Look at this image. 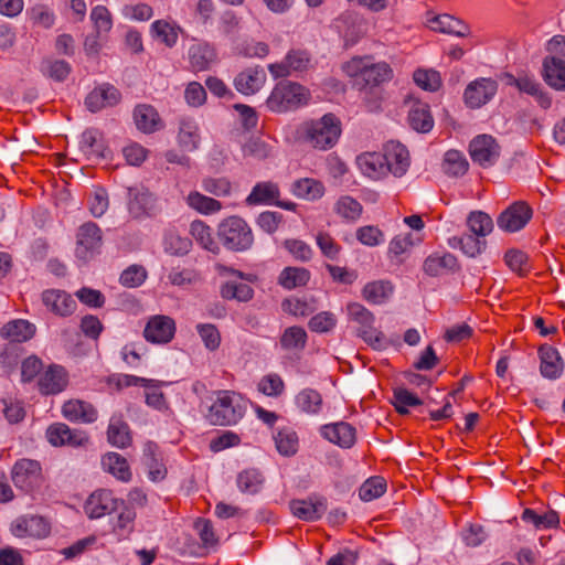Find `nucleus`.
Here are the masks:
<instances>
[{
	"instance_id": "nucleus-42",
	"label": "nucleus",
	"mask_w": 565,
	"mask_h": 565,
	"mask_svg": "<svg viewBox=\"0 0 565 565\" xmlns=\"http://www.w3.org/2000/svg\"><path fill=\"white\" fill-rule=\"evenodd\" d=\"M162 245L166 253L183 256L190 252L192 242L188 237L181 236L174 227H169L163 233Z\"/></svg>"
},
{
	"instance_id": "nucleus-11",
	"label": "nucleus",
	"mask_w": 565,
	"mask_h": 565,
	"mask_svg": "<svg viewBox=\"0 0 565 565\" xmlns=\"http://www.w3.org/2000/svg\"><path fill=\"white\" fill-rule=\"evenodd\" d=\"M175 321L164 315L151 316L143 329V338L152 344H167L175 334Z\"/></svg>"
},
{
	"instance_id": "nucleus-8",
	"label": "nucleus",
	"mask_w": 565,
	"mask_h": 565,
	"mask_svg": "<svg viewBox=\"0 0 565 565\" xmlns=\"http://www.w3.org/2000/svg\"><path fill=\"white\" fill-rule=\"evenodd\" d=\"M14 486L29 493L39 488L42 482V468L39 461L23 458L18 460L11 470Z\"/></svg>"
},
{
	"instance_id": "nucleus-4",
	"label": "nucleus",
	"mask_w": 565,
	"mask_h": 565,
	"mask_svg": "<svg viewBox=\"0 0 565 565\" xmlns=\"http://www.w3.org/2000/svg\"><path fill=\"white\" fill-rule=\"evenodd\" d=\"M309 90L302 85L289 81L276 84L266 100L267 107L275 113H285L308 104Z\"/></svg>"
},
{
	"instance_id": "nucleus-32",
	"label": "nucleus",
	"mask_w": 565,
	"mask_h": 565,
	"mask_svg": "<svg viewBox=\"0 0 565 565\" xmlns=\"http://www.w3.org/2000/svg\"><path fill=\"white\" fill-rule=\"evenodd\" d=\"M539 356L541 374L551 380L559 377L563 372V362L558 351L550 344H544L539 349Z\"/></svg>"
},
{
	"instance_id": "nucleus-63",
	"label": "nucleus",
	"mask_w": 565,
	"mask_h": 565,
	"mask_svg": "<svg viewBox=\"0 0 565 565\" xmlns=\"http://www.w3.org/2000/svg\"><path fill=\"white\" fill-rule=\"evenodd\" d=\"M316 244L321 254L330 260H337L342 250L341 245L328 233L320 231L316 235Z\"/></svg>"
},
{
	"instance_id": "nucleus-29",
	"label": "nucleus",
	"mask_w": 565,
	"mask_h": 565,
	"mask_svg": "<svg viewBox=\"0 0 565 565\" xmlns=\"http://www.w3.org/2000/svg\"><path fill=\"white\" fill-rule=\"evenodd\" d=\"M361 172L370 179L380 180L387 175L385 157L380 152H364L356 158Z\"/></svg>"
},
{
	"instance_id": "nucleus-13",
	"label": "nucleus",
	"mask_w": 565,
	"mask_h": 565,
	"mask_svg": "<svg viewBox=\"0 0 565 565\" xmlns=\"http://www.w3.org/2000/svg\"><path fill=\"white\" fill-rule=\"evenodd\" d=\"M156 198L143 186L128 189V212L132 218L141 220L156 214Z\"/></svg>"
},
{
	"instance_id": "nucleus-23",
	"label": "nucleus",
	"mask_w": 565,
	"mask_h": 565,
	"mask_svg": "<svg viewBox=\"0 0 565 565\" xmlns=\"http://www.w3.org/2000/svg\"><path fill=\"white\" fill-rule=\"evenodd\" d=\"M383 156L387 164V174L396 178L403 177L409 168V152L405 146L399 142L390 141L384 147Z\"/></svg>"
},
{
	"instance_id": "nucleus-43",
	"label": "nucleus",
	"mask_w": 565,
	"mask_h": 565,
	"mask_svg": "<svg viewBox=\"0 0 565 565\" xmlns=\"http://www.w3.org/2000/svg\"><path fill=\"white\" fill-rule=\"evenodd\" d=\"M291 191L299 199L315 201L323 196L324 185L312 178H303L294 182Z\"/></svg>"
},
{
	"instance_id": "nucleus-16",
	"label": "nucleus",
	"mask_w": 565,
	"mask_h": 565,
	"mask_svg": "<svg viewBox=\"0 0 565 565\" xmlns=\"http://www.w3.org/2000/svg\"><path fill=\"white\" fill-rule=\"evenodd\" d=\"M41 300L51 313L62 318L72 316L77 309V302L72 295L61 289H45L41 294Z\"/></svg>"
},
{
	"instance_id": "nucleus-56",
	"label": "nucleus",
	"mask_w": 565,
	"mask_h": 565,
	"mask_svg": "<svg viewBox=\"0 0 565 565\" xmlns=\"http://www.w3.org/2000/svg\"><path fill=\"white\" fill-rule=\"evenodd\" d=\"M467 226L471 234L484 238L493 230L492 218L482 211H473L467 217Z\"/></svg>"
},
{
	"instance_id": "nucleus-46",
	"label": "nucleus",
	"mask_w": 565,
	"mask_h": 565,
	"mask_svg": "<svg viewBox=\"0 0 565 565\" xmlns=\"http://www.w3.org/2000/svg\"><path fill=\"white\" fill-rule=\"evenodd\" d=\"M393 294V285L386 280H375L367 282L363 290V298L373 305L384 303Z\"/></svg>"
},
{
	"instance_id": "nucleus-48",
	"label": "nucleus",
	"mask_w": 565,
	"mask_h": 565,
	"mask_svg": "<svg viewBox=\"0 0 565 565\" xmlns=\"http://www.w3.org/2000/svg\"><path fill=\"white\" fill-rule=\"evenodd\" d=\"M150 30L152 36L168 47L174 46L178 42L180 28L174 22L157 20L152 22Z\"/></svg>"
},
{
	"instance_id": "nucleus-6",
	"label": "nucleus",
	"mask_w": 565,
	"mask_h": 565,
	"mask_svg": "<svg viewBox=\"0 0 565 565\" xmlns=\"http://www.w3.org/2000/svg\"><path fill=\"white\" fill-rule=\"evenodd\" d=\"M349 322L354 323L356 334L373 349L382 350L386 347L384 334L374 327L375 317L359 302H350L347 306Z\"/></svg>"
},
{
	"instance_id": "nucleus-34",
	"label": "nucleus",
	"mask_w": 565,
	"mask_h": 565,
	"mask_svg": "<svg viewBox=\"0 0 565 565\" xmlns=\"http://www.w3.org/2000/svg\"><path fill=\"white\" fill-rule=\"evenodd\" d=\"M408 124L418 132H428L434 127V118L430 114L428 104L414 100L408 110Z\"/></svg>"
},
{
	"instance_id": "nucleus-5",
	"label": "nucleus",
	"mask_w": 565,
	"mask_h": 565,
	"mask_svg": "<svg viewBox=\"0 0 565 565\" xmlns=\"http://www.w3.org/2000/svg\"><path fill=\"white\" fill-rule=\"evenodd\" d=\"M217 236L233 252H245L254 244V235L247 222L236 215L224 218L217 226Z\"/></svg>"
},
{
	"instance_id": "nucleus-22",
	"label": "nucleus",
	"mask_w": 565,
	"mask_h": 565,
	"mask_svg": "<svg viewBox=\"0 0 565 565\" xmlns=\"http://www.w3.org/2000/svg\"><path fill=\"white\" fill-rule=\"evenodd\" d=\"M68 385L67 371L57 364H51L39 377V391L44 395H55L63 392Z\"/></svg>"
},
{
	"instance_id": "nucleus-49",
	"label": "nucleus",
	"mask_w": 565,
	"mask_h": 565,
	"mask_svg": "<svg viewBox=\"0 0 565 565\" xmlns=\"http://www.w3.org/2000/svg\"><path fill=\"white\" fill-rule=\"evenodd\" d=\"M190 233L204 249L213 254L220 252V246L213 237L212 228L203 221H193L190 226Z\"/></svg>"
},
{
	"instance_id": "nucleus-35",
	"label": "nucleus",
	"mask_w": 565,
	"mask_h": 565,
	"mask_svg": "<svg viewBox=\"0 0 565 565\" xmlns=\"http://www.w3.org/2000/svg\"><path fill=\"white\" fill-rule=\"evenodd\" d=\"M178 145L188 152L199 149L201 136L199 125L192 118H182L179 121Z\"/></svg>"
},
{
	"instance_id": "nucleus-54",
	"label": "nucleus",
	"mask_w": 565,
	"mask_h": 565,
	"mask_svg": "<svg viewBox=\"0 0 565 565\" xmlns=\"http://www.w3.org/2000/svg\"><path fill=\"white\" fill-rule=\"evenodd\" d=\"M220 292L223 299L242 302H247L254 297L253 288L245 282L226 281Z\"/></svg>"
},
{
	"instance_id": "nucleus-26",
	"label": "nucleus",
	"mask_w": 565,
	"mask_h": 565,
	"mask_svg": "<svg viewBox=\"0 0 565 565\" xmlns=\"http://www.w3.org/2000/svg\"><path fill=\"white\" fill-rule=\"evenodd\" d=\"M121 99L120 92L110 84H103L94 88L86 97L85 104L90 111H98L106 107L117 105Z\"/></svg>"
},
{
	"instance_id": "nucleus-27",
	"label": "nucleus",
	"mask_w": 565,
	"mask_h": 565,
	"mask_svg": "<svg viewBox=\"0 0 565 565\" xmlns=\"http://www.w3.org/2000/svg\"><path fill=\"white\" fill-rule=\"evenodd\" d=\"M266 82V73L259 67H248L238 73L234 78V86L243 95L257 93Z\"/></svg>"
},
{
	"instance_id": "nucleus-62",
	"label": "nucleus",
	"mask_w": 565,
	"mask_h": 565,
	"mask_svg": "<svg viewBox=\"0 0 565 565\" xmlns=\"http://www.w3.org/2000/svg\"><path fill=\"white\" fill-rule=\"evenodd\" d=\"M87 205L94 217L103 216L109 207L107 191L102 186L95 188L87 199Z\"/></svg>"
},
{
	"instance_id": "nucleus-36",
	"label": "nucleus",
	"mask_w": 565,
	"mask_h": 565,
	"mask_svg": "<svg viewBox=\"0 0 565 565\" xmlns=\"http://www.w3.org/2000/svg\"><path fill=\"white\" fill-rule=\"evenodd\" d=\"M428 26L435 32L456 36H466L468 26L459 19L449 14H439L428 20Z\"/></svg>"
},
{
	"instance_id": "nucleus-40",
	"label": "nucleus",
	"mask_w": 565,
	"mask_h": 565,
	"mask_svg": "<svg viewBox=\"0 0 565 565\" xmlns=\"http://www.w3.org/2000/svg\"><path fill=\"white\" fill-rule=\"evenodd\" d=\"M448 244L452 248H459L468 257H477L487 247L484 238L471 233L461 236H452L448 239Z\"/></svg>"
},
{
	"instance_id": "nucleus-28",
	"label": "nucleus",
	"mask_w": 565,
	"mask_h": 565,
	"mask_svg": "<svg viewBox=\"0 0 565 565\" xmlns=\"http://www.w3.org/2000/svg\"><path fill=\"white\" fill-rule=\"evenodd\" d=\"M63 416L70 422L94 423L97 419L96 408L82 399H70L62 406Z\"/></svg>"
},
{
	"instance_id": "nucleus-39",
	"label": "nucleus",
	"mask_w": 565,
	"mask_h": 565,
	"mask_svg": "<svg viewBox=\"0 0 565 565\" xmlns=\"http://www.w3.org/2000/svg\"><path fill=\"white\" fill-rule=\"evenodd\" d=\"M215 58V50L206 43H195L189 49V62L194 72L207 70Z\"/></svg>"
},
{
	"instance_id": "nucleus-61",
	"label": "nucleus",
	"mask_w": 565,
	"mask_h": 565,
	"mask_svg": "<svg viewBox=\"0 0 565 565\" xmlns=\"http://www.w3.org/2000/svg\"><path fill=\"white\" fill-rule=\"evenodd\" d=\"M386 491V481L383 477H372L364 481L359 489V497L363 501H372L380 498Z\"/></svg>"
},
{
	"instance_id": "nucleus-10",
	"label": "nucleus",
	"mask_w": 565,
	"mask_h": 565,
	"mask_svg": "<svg viewBox=\"0 0 565 565\" xmlns=\"http://www.w3.org/2000/svg\"><path fill=\"white\" fill-rule=\"evenodd\" d=\"M120 500L109 489H97L86 499L84 512L89 519H100L117 511Z\"/></svg>"
},
{
	"instance_id": "nucleus-2",
	"label": "nucleus",
	"mask_w": 565,
	"mask_h": 565,
	"mask_svg": "<svg viewBox=\"0 0 565 565\" xmlns=\"http://www.w3.org/2000/svg\"><path fill=\"white\" fill-rule=\"evenodd\" d=\"M246 402L234 391H217L205 414L206 420L215 426H232L244 416Z\"/></svg>"
},
{
	"instance_id": "nucleus-7",
	"label": "nucleus",
	"mask_w": 565,
	"mask_h": 565,
	"mask_svg": "<svg viewBox=\"0 0 565 565\" xmlns=\"http://www.w3.org/2000/svg\"><path fill=\"white\" fill-rule=\"evenodd\" d=\"M103 245V233L94 222L82 224L76 233L75 255L83 262L93 259L100 253Z\"/></svg>"
},
{
	"instance_id": "nucleus-60",
	"label": "nucleus",
	"mask_w": 565,
	"mask_h": 565,
	"mask_svg": "<svg viewBox=\"0 0 565 565\" xmlns=\"http://www.w3.org/2000/svg\"><path fill=\"white\" fill-rule=\"evenodd\" d=\"M361 203L350 195L341 196L334 204V212L348 221H356L362 214Z\"/></svg>"
},
{
	"instance_id": "nucleus-41",
	"label": "nucleus",
	"mask_w": 565,
	"mask_h": 565,
	"mask_svg": "<svg viewBox=\"0 0 565 565\" xmlns=\"http://www.w3.org/2000/svg\"><path fill=\"white\" fill-rule=\"evenodd\" d=\"M543 66L545 82L557 90H565V62L552 56L544 60Z\"/></svg>"
},
{
	"instance_id": "nucleus-19",
	"label": "nucleus",
	"mask_w": 565,
	"mask_h": 565,
	"mask_svg": "<svg viewBox=\"0 0 565 565\" xmlns=\"http://www.w3.org/2000/svg\"><path fill=\"white\" fill-rule=\"evenodd\" d=\"M47 441L55 447H79L88 443V436L77 429H71L64 423H55L46 429Z\"/></svg>"
},
{
	"instance_id": "nucleus-3",
	"label": "nucleus",
	"mask_w": 565,
	"mask_h": 565,
	"mask_svg": "<svg viewBox=\"0 0 565 565\" xmlns=\"http://www.w3.org/2000/svg\"><path fill=\"white\" fill-rule=\"evenodd\" d=\"M342 70L361 87L379 86L393 77V70L387 63H373L370 56H354L342 65Z\"/></svg>"
},
{
	"instance_id": "nucleus-37",
	"label": "nucleus",
	"mask_w": 565,
	"mask_h": 565,
	"mask_svg": "<svg viewBox=\"0 0 565 565\" xmlns=\"http://www.w3.org/2000/svg\"><path fill=\"white\" fill-rule=\"evenodd\" d=\"M103 469L121 482H129L132 473L125 457L117 452H108L102 458Z\"/></svg>"
},
{
	"instance_id": "nucleus-38",
	"label": "nucleus",
	"mask_w": 565,
	"mask_h": 565,
	"mask_svg": "<svg viewBox=\"0 0 565 565\" xmlns=\"http://www.w3.org/2000/svg\"><path fill=\"white\" fill-rule=\"evenodd\" d=\"M35 333L34 324L26 320H12L6 323L0 331L2 338L10 342H25Z\"/></svg>"
},
{
	"instance_id": "nucleus-64",
	"label": "nucleus",
	"mask_w": 565,
	"mask_h": 565,
	"mask_svg": "<svg viewBox=\"0 0 565 565\" xmlns=\"http://www.w3.org/2000/svg\"><path fill=\"white\" fill-rule=\"evenodd\" d=\"M413 78L417 86L428 92H436L441 86L440 74L435 70L418 68Z\"/></svg>"
},
{
	"instance_id": "nucleus-1",
	"label": "nucleus",
	"mask_w": 565,
	"mask_h": 565,
	"mask_svg": "<svg viewBox=\"0 0 565 565\" xmlns=\"http://www.w3.org/2000/svg\"><path fill=\"white\" fill-rule=\"evenodd\" d=\"M341 132V121L331 113L323 115L319 119L303 121L298 128L300 140L318 150L333 148Z\"/></svg>"
},
{
	"instance_id": "nucleus-21",
	"label": "nucleus",
	"mask_w": 565,
	"mask_h": 565,
	"mask_svg": "<svg viewBox=\"0 0 565 565\" xmlns=\"http://www.w3.org/2000/svg\"><path fill=\"white\" fill-rule=\"evenodd\" d=\"M294 516L306 522H313L324 514L327 510V500L320 497H309L308 499H295L289 503Z\"/></svg>"
},
{
	"instance_id": "nucleus-24",
	"label": "nucleus",
	"mask_w": 565,
	"mask_h": 565,
	"mask_svg": "<svg viewBox=\"0 0 565 565\" xmlns=\"http://www.w3.org/2000/svg\"><path fill=\"white\" fill-rule=\"evenodd\" d=\"M321 435L330 443L344 449L352 448L356 443V429L347 422L322 426Z\"/></svg>"
},
{
	"instance_id": "nucleus-12",
	"label": "nucleus",
	"mask_w": 565,
	"mask_h": 565,
	"mask_svg": "<svg viewBox=\"0 0 565 565\" xmlns=\"http://www.w3.org/2000/svg\"><path fill=\"white\" fill-rule=\"evenodd\" d=\"M311 66V55L301 49L290 50L281 62L268 65L269 73L275 77H287L292 72H303Z\"/></svg>"
},
{
	"instance_id": "nucleus-45",
	"label": "nucleus",
	"mask_w": 565,
	"mask_h": 565,
	"mask_svg": "<svg viewBox=\"0 0 565 565\" xmlns=\"http://www.w3.org/2000/svg\"><path fill=\"white\" fill-rule=\"evenodd\" d=\"M311 274L303 267H286L278 277V284L288 290L303 287L310 280Z\"/></svg>"
},
{
	"instance_id": "nucleus-18",
	"label": "nucleus",
	"mask_w": 565,
	"mask_h": 565,
	"mask_svg": "<svg viewBox=\"0 0 565 565\" xmlns=\"http://www.w3.org/2000/svg\"><path fill=\"white\" fill-rule=\"evenodd\" d=\"M498 84L491 78H478L471 82L463 93L465 103L470 108H480L497 94Z\"/></svg>"
},
{
	"instance_id": "nucleus-58",
	"label": "nucleus",
	"mask_w": 565,
	"mask_h": 565,
	"mask_svg": "<svg viewBox=\"0 0 565 565\" xmlns=\"http://www.w3.org/2000/svg\"><path fill=\"white\" fill-rule=\"evenodd\" d=\"M307 332L303 328L292 326L287 328L280 337V345L285 350H302L307 343Z\"/></svg>"
},
{
	"instance_id": "nucleus-31",
	"label": "nucleus",
	"mask_w": 565,
	"mask_h": 565,
	"mask_svg": "<svg viewBox=\"0 0 565 565\" xmlns=\"http://www.w3.org/2000/svg\"><path fill=\"white\" fill-rule=\"evenodd\" d=\"M423 269L431 277L446 275L458 269V259L450 253H435L425 259Z\"/></svg>"
},
{
	"instance_id": "nucleus-20",
	"label": "nucleus",
	"mask_w": 565,
	"mask_h": 565,
	"mask_svg": "<svg viewBox=\"0 0 565 565\" xmlns=\"http://www.w3.org/2000/svg\"><path fill=\"white\" fill-rule=\"evenodd\" d=\"M142 463L147 469V476L152 482L166 479L168 469L163 452L154 441H147L142 448Z\"/></svg>"
},
{
	"instance_id": "nucleus-33",
	"label": "nucleus",
	"mask_w": 565,
	"mask_h": 565,
	"mask_svg": "<svg viewBox=\"0 0 565 565\" xmlns=\"http://www.w3.org/2000/svg\"><path fill=\"white\" fill-rule=\"evenodd\" d=\"M134 119L137 128L145 134L158 131L163 126L157 109L147 104L136 106Z\"/></svg>"
},
{
	"instance_id": "nucleus-57",
	"label": "nucleus",
	"mask_w": 565,
	"mask_h": 565,
	"mask_svg": "<svg viewBox=\"0 0 565 565\" xmlns=\"http://www.w3.org/2000/svg\"><path fill=\"white\" fill-rule=\"evenodd\" d=\"M41 71L46 77L56 82H63L71 74L72 67L66 61L46 58L42 62Z\"/></svg>"
},
{
	"instance_id": "nucleus-53",
	"label": "nucleus",
	"mask_w": 565,
	"mask_h": 565,
	"mask_svg": "<svg viewBox=\"0 0 565 565\" xmlns=\"http://www.w3.org/2000/svg\"><path fill=\"white\" fill-rule=\"evenodd\" d=\"M163 382L157 380H150V383L146 385L145 388V398L146 404L161 413H168L170 411L169 403L164 396V394L160 391V387L163 385Z\"/></svg>"
},
{
	"instance_id": "nucleus-30",
	"label": "nucleus",
	"mask_w": 565,
	"mask_h": 565,
	"mask_svg": "<svg viewBox=\"0 0 565 565\" xmlns=\"http://www.w3.org/2000/svg\"><path fill=\"white\" fill-rule=\"evenodd\" d=\"M118 514L111 523V532L118 540H127L135 530L137 513L135 509L120 500Z\"/></svg>"
},
{
	"instance_id": "nucleus-55",
	"label": "nucleus",
	"mask_w": 565,
	"mask_h": 565,
	"mask_svg": "<svg viewBox=\"0 0 565 565\" xmlns=\"http://www.w3.org/2000/svg\"><path fill=\"white\" fill-rule=\"evenodd\" d=\"M238 489L248 494L257 493L264 483V477L257 469H246L237 475Z\"/></svg>"
},
{
	"instance_id": "nucleus-15",
	"label": "nucleus",
	"mask_w": 565,
	"mask_h": 565,
	"mask_svg": "<svg viewBox=\"0 0 565 565\" xmlns=\"http://www.w3.org/2000/svg\"><path fill=\"white\" fill-rule=\"evenodd\" d=\"M532 214V209L525 202H515L499 215L497 223L504 232L514 233L530 222Z\"/></svg>"
},
{
	"instance_id": "nucleus-47",
	"label": "nucleus",
	"mask_w": 565,
	"mask_h": 565,
	"mask_svg": "<svg viewBox=\"0 0 565 565\" xmlns=\"http://www.w3.org/2000/svg\"><path fill=\"white\" fill-rule=\"evenodd\" d=\"M521 520L532 524L536 530L553 529L559 524L558 513L553 510L540 514L535 510L527 508L522 512Z\"/></svg>"
},
{
	"instance_id": "nucleus-9",
	"label": "nucleus",
	"mask_w": 565,
	"mask_h": 565,
	"mask_svg": "<svg viewBox=\"0 0 565 565\" xmlns=\"http://www.w3.org/2000/svg\"><path fill=\"white\" fill-rule=\"evenodd\" d=\"M472 161L482 168L494 166L501 154V147L491 135H479L469 143Z\"/></svg>"
},
{
	"instance_id": "nucleus-25",
	"label": "nucleus",
	"mask_w": 565,
	"mask_h": 565,
	"mask_svg": "<svg viewBox=\"0 0 565 565\" xmlns=\"http://www.w3.org/2000/svg\"><path fill=\"white\" fill-rule=\"evenodd\" d=\"M79 149L88 160L98 161L108 157V148L103 134L96 128L86 129L82 134Z\"/></svg>"
},
{
	"instance_id": "nucleus-52",
	"label": "nucleus",
	"mask_w": 565,
	"mask_h": 565,
	"mask_svg": "<svg viewBox=\"0 0 565 565\" xmlns=\"http://www.w3.org/2000/svg\"><path fill=\"white\" fill-rule=\"evenodd\" d=\"M186 204L201 214H214L222 210V203L213 198L206 196L199 191H192L188 194Z\"/></svg>"
},
{
	"instance_id": "nucleus-17",
	"label": "nucleus",
	"mask_w": 565,
	"mask_h": 565,
	"mask_svg": "<svg viewBox=\"0 0 565 565\" xmlns=\"http://www.w3.org/2000/svg\"><path fill=\"white\" fill-rule=\"evenodd\" d=\"M50 531L49 521L40 515H22L11 524V532L17 537L43 539L50 534Z\"/></svg>"
},
{
	"instance_id": "nucleus-50",
	"label": "nucleus",
	"mask_w": 565,
	"mask_h": 565,
	"mask_svg": "<svg viewBox=\"0 0 565 565\" xmlns=\"http://www.w3.org/2000/svg\"><path fill=\"white\" fill-rule=\"evenodd\" d=\"M469 162L465 154L455 149L448 150L443 160V171L450 177H461L466 174Z\"/></svg>"
},
{
	"instance_id": "nucleus-59",
	"label": "nucleus",
	"mask_w": 565,
	"mask_h": 565,
	"mask_svg": "<svg viewBox=\"0 0 565 565\" xmlns=\"http://www.w3.org/2000/svg\"><path fill=\"white\" fill-rule=\"evenodd\" d=\"M276 448L282 456H292L298 450V436L291 428H281L274 437Z\"/></svg>"
},
{
	"instance_id": "nucleus-51",
	"label": "nucleus",
	"mask_w": 565,
	"mask_h": 565,
	"mask_svg": "<svg viewBox=\"0 0 565 565\" xmlns=\"http://www.w3.org/2000/svg\"><path fill=\"white\" fill-rule=\"evenodd\" d=\"M107 437L108 441L118 448H125L131 443L129 426L120 417H111Z\"/></svg>"
},
{
	"instance_id": "nucleus-14",
	"label": "nucleus",
	"mask_w": 565,
	"mask_h": 565,
	"mask_svg": "<svg viewBox=\"0 0 565 565\" xmlns=\"http://www.w3.org/2000/svg\"><path fill=\"white\" fill-rule=\"evenodd\" d=\"M279 194L280 191L277 183L271 181L258 182L246 198V203L248 205L275 204L287 211H295L296 203L290 201H279Z\"/></svg>"
},
{
	"instance_id": "nucleus-44",
	"label": "nucleus",
	"mask_w": 565,
	"mask_h": 565,
	"mask_svg": "<svg viewBox=\"0 0 565 565\" xmlns=\"http://www.w3.org/2000/svg\"><path fill=\"white\" fill-rule=\"evenodd\" d=\"M295 404L300 412L317 415L322 408L323 399L317 390L307 387L295 396Z\"/></svg>"
}]
</instances>
